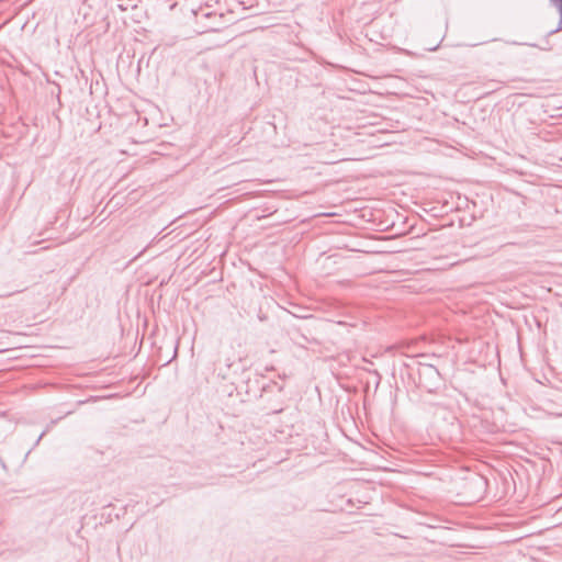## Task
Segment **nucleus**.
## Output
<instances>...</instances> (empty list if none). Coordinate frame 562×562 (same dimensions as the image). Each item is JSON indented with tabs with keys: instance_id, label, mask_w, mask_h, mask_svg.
I'll use <instances>...</instances> for the list:
<instances>
[{
	"instance_id": "6",
	"label": "nucleus",
	"mask_w": 562,
	"mask_h": 562,
	"mask_svg": "<svg viewBox=\"0 0 562 562\" xmlns=\"http://www.w3.org/2000/svg\"><path fill=\"white\" fill-rule=\"evenodd\" d=\"M368 372L375 374L379 379H381L380 373L376 370L366 369Z\"/></svg>"
},
{
	"instance_id": "2",
	"label": "nucleus",
	"mask_w": 562,
	"mask_h": 562,
	"mask_svg": "<svg viewBox=\"0 0 562 562\" xmlns=\"http://www.w3.org/2000/svg\"><path fill=\"white\" fill-rule=\"evenodd\" d=\"M217 375L223 380H229L233 384L241 381V374L246 372V366L241 359L225 362L217 361L215 364Z\"/></svg>"
},
{
	"instance_id": "3",
	"label": "nucleus",
	"mask_w": 562,
	"mask_h": 562,
	"mask_svg": "<svg viewBox=\"0 0 562 562\" xmlns=\"http://www.w3.org/2000/svg\"><path fill=\"white\" fill-rule=\"evenodd\" d=\"M550 4L554 7L560 15L558 26L548 32V36L553 35L560 31H562V0H549Z\"/></svg>"
},
{
	"instance_id": "1",
	"label": "nucleus",
	"mask_w": 562,
	"mask_h": 562,
	"mask_svg": "<svg viewBox=\"0 0 562 562\" xmlns=\"http://www.w3.org/2000/svg\"><path fill=\"white\" fill-rule=\"evenodd\" d=\"M417 374V386L429 394H436L442 386V378L438 369L431 364L419 363Z\"/></svg>"
},
{
	"instance_id": "9",
	"label": "nucleus",
	"mask_w": 562,
	"mask_h": 562,
	"mask_svg": "<svg viewBox=\"0 0 562 562\" xmlns=\"http://www.w3.org/2000/svg\"><path fill=\"white\" fill-rule=\"evenodd\" d=\"M531 47H538L536 44H528Z\"/></svg>"
},
{
	"instance_id": "5",
	"label": "nucleus",
	"mask_w": 562,
	"mask_h": 562,
	"mask_svg": "<svg viewBox=\"0 0 562 562\" xmlns=\"http://www.w3.org/2000/svg\"><path fill=\"white\" fill-rule=\"evenodd\" d=\"M100 125H97V123H92L90 127V133H95L99 130Z\"/></svg>"
},
{
	"instance_id": "4",
	"label": "nucleus",
	"mask_w": 562,
	"mask_h": 562,
	"mask_svg": "<svg viewBox=\"0 0 562 562\" xmlns=\"http://www.w3.org/2000/svg\"><path fill=\"white\" fill-rule=\"evenodd\" d=\"M468 484L482 491L485 488L487 482L483 476L475 474L468 481Z\"/></svg>"
},
{
	"instance_id": "8",
	"label": "nucleus",
	"mask_w": 562,
	"mask_h": 562,
	"mask_svg": "<svg viewBox=\"0 0 562 562\" xmlns=\"http://www.w3.org/2000/svg\"><path fill=\"white\" fill-rule=\"evenodd\" d=\"M43 436H44V432H42V434L38 436V438H37V441H36V442H38V441L42 439V437H43Z\"/></svg>"
},
{
	"instance_id": "7",
	"label": "nucleus",
	"mask_w": 562,
	"mask_h": 562,
	"mask_svg": "<svg viewBox=\"0 0 562 562\" xmlns=\"http://www.w3.org/2000/svg\"><path fill=\"white\" fill-rule=\"evenodd\" d=\"M203 16L204 18L215 16V13H213V12L203 13Z\"/></svg>"
}]
</instances>
